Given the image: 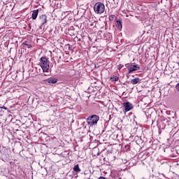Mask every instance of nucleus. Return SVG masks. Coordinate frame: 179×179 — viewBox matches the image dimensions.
<instances>
[{
	"mask_svg": "<svg viewBox=\"0 0 179 179\" xmlns=\"http://www.w3.org/2000/svg\"><path fill=\"white\" fill-rule=\"evenodd\" d=\"M104 10H106V6L103 4V3H96L94 6V11L98 15L104 13Z\"/></svg>",
	"mask_w": 179,
	"mask_h": 179,
	"instance_id": "f257e3e1",
	"label": "nucleus"
},
{
	"mask_svg": "<svg viewBox=\"0 0 179 179\" xmlns=\"http://www.w3.org/2000/svg\"><path fill=\"white\" fill-rule=\"evenodd\" d=\"M99 120V116H97L96 115H93L87 119V123L90 127H93V125H97Z\"/></svg>",
	"mask_w": 179,
	"mask_h": 179,
	"instance_id": "f03ea898",
	"label": "nucleus"
},
{
	"mask_svg": "<svg viewBox=\"0 0 179 179\" xmlns=\"http://www.w3.org/2000/svg\"><path fill=\"white\" fill-rule=\"evenodd\" d=\"M40 61L41 62V66L42 68L43 72H48V69H50V65L48 64L47 57H41Z\"/></svg>",
	"mask_w": 179,
	"mask_h": 179,
	"instance_id": "7ed1b4c3",
	"label": "nucleus"
},
{
	"mask_svg": "<svg viewBox=\"0 0 179 179\" xmlns=\"http://www.w3.org/2000/svg\"><path fill=\"white\" fill-rule=\"evenodd\" d=\"M123 107L126 113H128V111H131V110L134 108V106L129 102L123 103Z\"/></svg>",
	"mask_w": 179,
	"mask_h": 179,
	"instance_id": "20e7f679",
	"label": "nucleus"
},
{
	"mask_svg": "<svg viewBox=\"0 0 179 179\" xmlns=\"http://www.w3.org/2000/svg\"><path fill=\"white\" fill-rule=\"evenodd\" d=\"M141 67L138 66V65H131L130 67H128L129 73H132V72H135V71H139Z\"/></svg>",
	"mask_w": 179,
	"mask_h": 179,
	"instance_id": "39448f33",
	"label": "nucleus"
},
{
	"mask_svg": "<svg viewBox=\"0 0 179 179\" xmlns=\"http://www.w3.org/2000/svg\"><path fill=\"white\" fill-rule=\"evenodd\" d=\"M40 20H41V26H44V24H45V23H47V15H42L40 17Z\"/></svg>",
	"mask_w": 179,
	"mask_h": 179,
	"instance_id": "423d86ee",
	"label": "nucleus"
},
{
	"mask_svg": "<svg viewBox=\"0 0 179 179\" xmlns=\"http://www.w3.org/2000/svg\"><path fill=\"white\" fill-rule=\"evenodd\" d=\"M141 82V78H134L132 79L131 81H130V83L131 85H138V83H139Z\"/></svg>",
	"mask_w": 179,
	"mask_h": 179,
	"instance_id": "0eeeda50",
	"label": "nucleus"
},
{
	"mask_svg": "<svg viewBox=\"0 0 179 179\" xmlns=\"http://www.w3.org/2000/svg\"><path fill=\"white\" fill-rule=\"evenodd\" d=\"M47 83H57V82H58V80H57V78H48V80H46Z\"/></svg>",
	"mask_w": 179,
	"mask_h": 179,
	"instance_id": "6e6552de",
	"label": "nucleus"
},
{
	"mask_svg": "<svg viewBox=\"0 0 179 179\" xmlns=\"http://www.w3.org/2000/svg\"><path fill=\"white\" fill-rule=\"evenodd\" d=\"M37 16H38V10H35L32 13V19L36 20L37 19Z\"/></svg>",
	"mask_w": 179,
	"mask_h": 179,
	"instance_id": "1a4fd4ad",
	"label": "nucleus"
},
{
	"mask_svg": "<svg viewBox=\"0 0 179 179\" xmlns=\"http://www.w3.org/2000/svg\"><path fill=\"white\" fill-rule=\"evenodd\" d=\"M73 170L74 171H76V173H80L81 171L80 168H79V165H75L73 167Z\"/></svg>",
	"mask_w": 179,
	"mask_h": 179,
	"instance_id": "9d476101",
	"label": "nucleus"
},
{
	"mask_svg": "<svg viewBox=\"0 0 179 179\" xmlns=\"http://www.w3.org/2000/svg\"><path fill=\"white\" fill-rule=\"evenodd\" d=\"M119 79L120 78L117 76L110 78V80H113V82H117Z\"/></svg>",
	"mask_w": 179,
	"mask_h": 179,
	"instance_id": "9b49d317",
	"label": "nucleus"
},
{
	"mask_svg": "<svg viewBox=\"0 0 179 179\" xmlns=\"http://www.w3.org/2000/svg\"><path fill=\"white\" fill-rule=\"evenodd\" d=\"M117 23L118 29H122V24H121V21H120V20H117Z\"/></svg>",
	"mask_w": 179,
	"mask_h": 179,
	"instance_id": "f8f14e48",
	"label": "nucleus"
},
{
	"mask_svg": "<svg viewBox=\"0 0 179 179\" xmlns=\"http://www.w3.org/2000/svg\"><path fill=\"white\" fill-rule=\"evenodd\" d=\"M114 19H115V15H111L109 16V20H114Z\"/></svg>",
	"mask_w": 179,
	"mask_h": 179,
	"instance_id": "ddd939ff",
	"label": "nucleus"
},
{
	"mask_svg": "<svg viewBox=\"0 0 179 179\" xmlns=\"http://www.w3.org/2000/svg\"><path fill=\"white\" fill-rule=\"evenodd\" d=\"M176 89L178 92H179V83H178L176 86Z\"/></svg>",
	"mask_w": 179,
	"mask_h": 179,
	"instance_id": "4468645a",
	"label": "nucleus"
},
{
	"mask_svg": "<svg viewBox=\"0 0 179 179\" xmlns=\"http://www.w3.org/2000/svg\"><path fill=\"white\" fill-rule=\"evenodd\" d=\"M24 45L27 46L28 48H30V47H31V45H29V44H26V43H24Z\"/></svg>",
	"mask_w": 179,
	"mask_h": 179,
	"instance_id": "2eb2a0df",
	"label": "nucleus"
},
{
	"mask_svg": "<svg viewBox=\"0 0 179 179\" xmlns=\"http://www.w3.org/2000/svg\"><path fill=\"white\" fill-rule=\"evenodd\" d=\"M126 149H129V145H125Z\"/></svg>",
	"mask_w": 179,
	"mask_h": 179,
	"instance_id": "dca6fc26",
	"label": "nucleus"
},
{
	"mask_svg": "<svg viewBox=\"0 0 179 179\" xmlns=\"http://www.w3.org/2000/svg\"><path fill=\"white\" fill-rule=\"evenodd\" d=\"M1 108H3L4 110H8V108H6V107H2Z\"/></svg>",
	"mask_w": 179,
	"mask_h": 179,
	"instance_id": "f3484780",
	"label": "nucleus"
}]
</instances>
